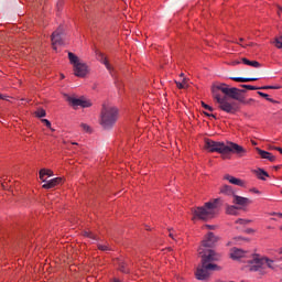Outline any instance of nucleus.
<instances>
[{
	"mask_svg": "<svg viewBox=\"0 0 282 282\" xmlns=\"http://www.w3.org/2000/svg\"><path fill=\"white\" fill-rule=\"evenodd\" d=\"M202 261L195 272L196 279L198 281H207L210 278V272H217L221 270V267L213 263V261H219L221 256L215 250H207L204 254L200 256Z\"/></svg>",
	"mask_w": 282,
	"mask_h": 282,
	"instance_id": "1",
	"label": "nucleus"
},
{
	"mask_svg": "<svg viewBox=\"0 0 282 282\" xmlns=\"http://www.w3.org/2000/svg\"><path fill=\"white\" fill-rule=\"evenodd\" d=\"M205 149L206 151H209V153H236L238 158H243L246 156V153H248L243 147L237 143L229 142L226 144L210 139H205Z\"/></svg>",
	"mask_w": 282,
	"mask_h": 282,
	"instance_id": "2",
	"label": "nucleus"
},
{
	"mask_svg": "<svg viewBox=\"0 0 282 282\" xmlns=\"http://www.w3.org/2000/svg\"><path fill=\"white\" fill-rule=\"evenodd\" d=\"M193 221H197V219H202L203 221H208L210 219H215L217 215H219V205L218 200H213L205 203L203 207H196L193 209Z\"/></svg>",
	"mask_w": 282,
	"mask_h": 282,
	"instance_id": "3",
	"label": "nucleus"
},
{
	"mask_svg": "<svg viewBox=\"0 0 282 282\" xmlns=\"http://www.w3.org/2000/svg\"><path fill=\"white\" fill-rule=\"evenodd\" d=\"M248 270L250 272H259V270L264 265L270 268V270H276L279 268V265H276V261L259 253H253L251 260H248Z\"/></svg>",
	"mask_w": 282,
	"mask_h": 282,
	"instance_id": "4",
	"label": "nucleus"
},
{
	"mask_svg": "<svg viewBox=\"0 0 282 282\" xmlns=\"http://www.w3.org/2000/svg\"><path fill=\"white\" fill-rule=\"evenodd\" d=\"M68 59L73 66L74 76H77V78H86V76H89V65H87L85 61L80 59V57L72 52H68Z\"/></svg>",
	"mask_w": 282,
	"mask_h": 282,
	"instance_id": "5",
	"label": "nucleus"
},
{
	"mask_svg": "<svg viewBox=\"0 0 282 282\" xmlns=\"http://www.w3.org/2000/svg\"><path fill=\"white\" fill-rule=\"evenodd\" d=\"M118 121V109L116 106H104L100 115L102 129H111Z\"/></svg>",
	"mask_w": 282,
	"mask_h": 282,
	"instance_id": "6",
	"label": "nucleus"
},
{
	"mask_svg": "<svg viewBox=\"0 0 282 282\" xmlns=\"http://www.w3.org/2000/svg\"><path fill=\"white\" fill-rule=\"evenodd\" d=\"M216 102L219 105V109L221 111H225V113H237L239 110V106H237V102H232L228 100V97H219L216 99Z\"/></svg>",
	"mask_w": 282,
	"mask_h": 282,
	"instance_id": "7",
	"label": "nucleus"
},
{
	"mask_svg": "<svg viewBox=\"0 0 282 282\" xmlns=\"http://www.w3.org/2000/svg\"><path fill=\"white\" fill-rule=\"evenodd\" d=\"M217 241H219V237L215 236V234L213 232L207 234L203 239L200 247L198 248V254L199 256L206 254L207 250H213V249H205V248H213V246H215Z\"/></svg>",
	"mask_w": 282,
	"mask_h": 282,
	"instance_id": "8",
	"label": "nucleus"
},
{
	"mask_svg": "<svg viewBox=\"0 0 282 282\" xmlns=\"http://www.w3.org/2000/svg\"><path fill=\"white\" fill-rule=\"evenodd\" d=\"M67 102H69V105H72V107L76 108V107H82L83 109H87L89 107H91V100L85 98V97H76V96H68L67 97Z\"/></svg>",
	"mask_w": 282,
	"mask_h": 282,
	"instance_id": "9",
	"label": "nucleus"
},
{
	"mask_svg": "<svg viewBox=\"0 0 282 282\" xmlns=\"http://www.w3.org/2000/svg\"><path fill=\"white\" fill-rule=\"evenodd\" d=\"M229 256H230V259H232L234 261H240V259H248L247 263L252 259V253L239 248H232L230 250Z\"/></svg>",
	"mask_w": 282,
	"mask_h": 282,
	"instance_id": "10",
	"label": "nucleus"
},
{
	"mask_svg": "<svg viewBox=\"0 0 282 282\" xmlns=\"http://www.w3.org/2000/svg\"><path fill=\"white\" fill-rule=\"evenodd\" d=\"M229 89L230 88H228V85H226V84H218V85L212 86V94H213V96H214V98L216 100L218 98H221V96H219V91H223V94H225V96H227Z\"/></svg>",
	"mask_w": 282,
	"mask_h": 282,
	"instance_id": "11",
	"label": "nucleus"
},
{
	"mask_svg": "<svg viewBox=\"0 0 282 282\" xmlns=\"http://www.w3.org/2000/svg\"><path fill=\"white\" fill-rule=\"evenodd\" d=\"M232 203L236 204L237 206H241V208H246V206H250V204H252V200L248 197L234 195Z\"/></svg>",
	"mask_w": 282,
	"mask_h": 282,
	"instance_id": "12",
	"label": "nucleus"
},
{
	"mask_svg": "<svg viewBox=\"0 0 282 282\" xmlns=\"http://www.w3.org/2000/svg\"><path fill=\"white\" fill-rule=\"evenodd\" d=\"M223 180H226L227 182H229V184H234V186H246V181L241 180V178H237L230 174H225L223 176Z\"/></svg>",
	"mask_w": 282,
	"mask_h": 282,
	"instance_id": "13",
	"label": "nucleus"
},
{
	"mask_svg": "<svg viewBox=\"0 0 282 282\" xmlns=\"http://www.w3.org/2000/svg\"><path fill=\"white\" fill-rule=\"evenodd\" d=\"M61 34H63V31L61 29L53 32L51 37L53 50H56V45H63V37H61Z\"/></svg>",
	"mask_w": 282,
	"mask_h": 282,
	"instance_id": "14",
	"label": "nucleus"
},
{
	"mask_svg": "<svg viewBox=\"0 0 282 282\" xmlns=\"http://www.w3.org/2000/svg\"><path fill=\"white\" fill-rule=\"evenodd\" d=\"M44 184L42 185V188H54L55 186H58V184H63V177H55L52 180H46V182H43Z\"/></svg>",
	"mask_w": 282,
	"mask_h": 282,
	"instance_id": "15",
	"label": "nucleus"
},
{
	"mask_svg": "<svg viewBox=\"0 0 282 282\" xmlns=\"http://www.w3.org/2000/svg\"><path fill=\"white\" fill-rule=\"evenodd\" d=\"M41 182H46L47 177H54V172L52 170L42 169L39 172Z\"/></svg>",
	"mask_w": 282,
	"mask_h": 282,
	"instance_id": "16",
	"label": "nucleus"
},
{
	"mask_svg": "<svg viewBox=\"0 0 282 282\" xmlns=\"http://www.w3.org/2000/svg\"><path fill=\"white\" fill-rule=\"evenodd\" d=\"M227 96L229 98H232L234 100H240L241 99V90L238 88H229Z\"/></svg>",
	"mask_w": 282,
	"mask_h": 282,
	"instance_id": "17",
	"label": "nucleus"
},
{
	"mask_svg": "<svg viewBox=\"0 0 282 282\" xmlns=\"http://www.w3.org/2000/svg\"><path fill=\"white\" fill-rule=\"evenodd\" d=\"M258 153H259L260 158H262L263 160H269V162L276 161V156H274L272 153H270L265 150H258Z\"/></svg>",
	"mask_w": 282,
	"mask_h": 282,
	"instance_id": "18",
	"label": "nucleus"
},
{
	"mask_svg": "<svg viewBox=\"0 0 282 282\" xmlns=\"http://www.w3.org/2000/svg\"><path fill=\"white\" fill-rule=\"evenodd\" d=\"M241 62L243 63V65H248L249 67H254L256 69H259V67H261V63H259L258 61H250L246 57H242Z\"/></svg>",
	"mask_w": 282,
	"mask_h": 282,
	"instance_id": "19",
	"label": "nucleus"
},
{
	"mask_svg": "<svg viewBox=\"0 0 282 282\" xmlns=\"http://www.w3.org/2000/svg\"><path fill=\"white\" fill-rule=\"evenodd\" d=\"M220 193H221L223 195H228L229 197H230V196H234V197H235V191H232V186H230V185H223V186L220 187Z\"/></svg>",
	"mask_w": 282,
	"mask_h": 282,
	"instance_id": "20",
	"label": "nucleus"
},
{
	"mask_svg": "<svg viewBox=\"0 0 282 282\" xmlns=\"http://www.w3.org/2000/svg\"><path fill=\"white\" fill-rule=\"evenodd\" d=\"M231 80L236 83H250L252 80H259L257 77H231Z\"/></svg>",
	"mask_w": 282,
	"mask_h": 282,
	"instance_id": "21",
	"label": "nucleus"
},
{
	"mask_svg": "<svg viewBox=\"0 0 282 282\" xmlns=\"http://www.w3.org/2000/svg\"><path fill=\"white\" fill-rule=\"evenodd\" d=\"M99 61L105 65L108 72H111V64H109V61H107V57L105 56V54L99 53Z\"/></svg>",
	"mask_w": 282,
	"mask_h": 282,
	"instance_id": "22",
	"label": "nucleus"
},
{
	"mask_svg": "<svg viewBox=\"0 0 282 282\" xmlns=\"http://www.w3.org/2000/svg\"><path fill=\"white\" fill-rule=\"evenodd\" d=\"M256 175H257V177H258L259 180H263V181H265V177H269L268 172H265V171L262 170V169L257 170V171H256Z\"/></svg>",
	"mask_w": 282,
	"mask_h": 282,
	"instance_id": "23",
	"label": "nucleus"
},
{
	"mask_svg": "<svg viewBox=\"0 0 282 282\" xmlns=\"http://www.w3.org/2000/svg\"><path fill=\"white\" fill-rule=\"evenodd\" d=\"M239 208L235 205H230L227 207V215H238Z\"/></svg>",
	"mask_w": 282,
	"mask_h": 282,
	"instance_id": "24",
	"label": "nucleus"
},
{
	"mask_svg": "<svg viewBox=\"0 0 282 282\" xmlns=\"http://www.w3.org/2000/svg\"><path fill=\"white\" fill-rule=\"evenodd\" d=\"M176 87L178 89H186V88H188V79L183 78L182 83L176 82Z\"/></svg>",
	"mask_w": 282,
	"mask_h": 282,
	"instance_id": "25",
	"label": "nucleus"
},
{
	"mask_svg": "<svg viewBox=\"0 0 282 282\" xmlns=\"http://www.w3.org/2000/svg\"><path fill=\"white\" fill-rule=\"evenodd\" d=\"M98 250H101V252H110L111 247L109 246V243H99L98 246Z\"/></svg>",
	"mask_w": 282,
	"mask_h": 282,
	"instance_id": "26",
	"label": "nucleus"
},
{
	"mask_svg": "<svg viewBox=\"0 0 282 282\" xmlns=\"http://www.w3.org/2000/svg\"><path fill=\"white\" fill-rule=\"evenodd\" d=\"M35 116H36L37 118H45V116H47V113L45 112V109L40 108V109H37V110L35 111Z\"/></svg>",
	"mask_w": 282,
	"mask_h": 282,
	"instance_id": "27",
	"label": "nucleus"
},
{
	"mask_svg": "<svg viewBox=\"0 0 282 282\" xmlns=\"http://www.w3.org/2000/svg\"><path fill=\"white\" fill-rule=\"evenodd\" d=\"M80 129H83L85 133H91V127H89L87 123H80Z\"/></svg>",
	"mask_w": 282,
	"mask_h": 282,
	"instance_id": "28",
	"label": "nucleus"
},
{
	"mask_svg": "<svg viewBox=\"0 0 282 282\" xmlns=\"http://www.w3.org/2000/svg\"><path fill=\"white\" fill-rule=\"evenodd\" d=\"M245 89H249L250 91H257L258 89H261V87L252 86V85H241Z\"/></svg>",
	"mask_w": 282,
	"mask_h": 282,
	"instance_id": "29",
	"label": "nucleus"
},
{
	"mask_svg": "<svg viewBox=\"0 0 282 282\" xmlns=\"http://www.w3.org/2000/svg\"><path fill=\"white\" fill-rule=\"evenodd\" d=\"M258 95L261 96L262 98H265L269 102H274V99L270 98V95L265 93L258 91Z\"/></svg>",
	"mask_w": 282,
	"mask_h": 282,
	"instance_id": "30",
	"label": "nucleus"
},
{
	"mask_svg": "<svg viewBox=\"0 0 282 282\" xmlns=\"http://www.w3.org/2000/svg\"><path fill=\"white\" fill-rule=\"evenodd\" d=\"M274 45L275 47H278V50H282V36H280L279 39H275Z\"/></svg>",
	"mask_w": 282,
	"mask_h": 282,
	"instance_id": "31",
	"label": "nucleus"
},
{
	"mask_svg": "<svg viewBox=\"0 0 282 282\" xmlns=\"http://www.w3.org/2000/svg\"><path fill=\"white\" fill-rule=\"evenodd\" d=\"M252 220H248V219H238L236 220V224H240V226H246L248 224H250Z\"/></svg>",
	"mask_w": 282,
	"mask_h": 282,
	"instance_id": "32",
	"label": "nucleus"
},
{
	"mask_svg": "<svg viewBox=\"0 0 282 282\" xmlns=\"http://www.w3.org/2000/svg\"><path fill=\"white\" fill-rule=\"evenodd\" d=\"M84 237H89L90 239H96V235H94L91 231H85Z\"/></svg>",
	"mask_w": 282,
	"mask_h": 282,
	"instance_id": "33",
	"label": "nucleus"
},
{
	"mask_svg": "<svg viewBox=\"0 0 282 282\" xmlns=\"http://www.w3.org/2000/svg\"><path fill=\"white\" fill-rule=\"evenodd\" d=\"M42 122H43L44 124H46L47 129H52V122H50V120H47V119H42Z\"/></svg>",
	"mask_w": 282,
	"mask_h": 282,
	"instance_id": "34",
	"label": "nucleus"
},
{
	"mask_svg": "<svg viewBox=\"0 0 282 282\" xmlns=\"http://www.w3.org/2000/svg\"><path fill=\"white\" fill-rule=\"evenodd\" d=\"M260 89H279L278 86H262Z\"/></svg>",
	"mask_w": 282,
	"mask_h": 282,
	"instance_id": "35",
	"label": "nucleus"
},
{
	"mask_svg": "<svg viewBox=\"0 0 282 282\" xmlns=\"http://www.w3.org/2000/svg\"><path fill=\"white\" fill-rule=\"evenodd\" d=\"M202 107H204V109H207V111H213V107L208 106L207 104L202 102Z\"/></svg>",
	"mask_w": 282,
	"mask_h": 282,
	"instance_id": "36",
	"label": "nucleus"
},
{
	"mask_svg": "<svg viewBox=\"0 0 282 282\" xmlns=\"http://www.w3.org/2000/svg\"><path fill=\"white\" fill-rule=\"evenodd\" d=\"M247 235H254V232H257V230L252 229V228H248L246 229Z\"/></svg>",
	"mask_w": 282,
	"mask_h": 282,
	"instance_id": "37",
	"label": "nucleus"
},
{
	"mask_svg": "<svg viewBox=\"0 0 282 282\" xmlns=\"http://www.w3.org/2000/svg\"><path fill=\"white\" fill-rule=\"evenodd\" d=\"M0 100H7V102H10V96L2 95V98H0Z\"/></svg>",
	"mask_w": 282,
	"mask_h": 282,
	"instance_id": "38",
	"label": "nucleus"
},
{
	"mask_svg": "<svg viewBox=\"0 0 282 282\" xmlns=\"http://www.w3.org/2000/svg\"><path fill=\"white\" fill-rule=\"evenodd\" d=\"M252 193H256V195H261V192L259 189H257V188H253Z\"/></svg>",
	"mask_w": 282,
	"mask_h": 282,
	"instance_id": "39",
	"label": "nucleus"
},
{
	"mask_svg": "<svg viewBox=\"0 0 282 282\" xmlns=\"http://www.w3.org/2000/svg\"><path fill=\"white\" fill-rule=\"evenodd\" d=\"M278 14H279L280 17H282V8H281V7L278 9Z\"/></svg>",
	"mask_w": 282,
	"mask_h": 282,
	"instance_id": "40",
	"label": "nucleus"
},
{
	"mask_svg": "<svg viewBox=\"0 0 282 282\" xmlns=\"http://www.w3.org/2000/svg\"><path fill=\"white\" fill-rule=\"evenodd\" d=\"M240 63H241V62H239V61H234V62L231 63V65H240Z\"/></svg>",
	"mask_w": 282,
	"mask_h": 282,
	"instance_id": "41",
	"label": "nucleus"
},
{
	"mask_svg": "<svg viewBox=\"0 0 282 282\" xmlns=\"http://www.w3.org/2000/svg\"><path fill=\"white\" fill-rule=\"evenodd\" d=\"M120 270H121V272H128L127 270H124V264H122V265L120 267Z\"/></svg>",
	"mask_w": 282,
	"mask_h": 282,
	"instance_id": "42",
	"label": "nucleus"
},
{
	"mask_svg": "<svg viewBox=\"0 0 282 282\" xmlns=\"http://www.w3.org/2000/svg\"><path fill=\"white\" fill-rule=\"evenodd\" d=\"M274 149H275V151H279V153L282 154V149L281 148H274Z\"/></svg>",
	"mask_w": 282,
	"mask_h": 282,
	"instance_id": "43",
	"label": "nucleus"
},
{
	"mask_svg": "<svg viewBox=\"0 0 282 282\" xmlns=\"http://www.w3.org/2000/svg\"><path fill=\"white\" fill-rule=\"evenodd\" d=\"M205 116H212L213 118H215V115H210L208 112H205Z\"/></svg>",
	"mask_w": 282,
	"mask_h": 282,
	"instance_id": "44",
	"label": "nucleus"
},
{
	"mask_svg": "<svg viewBox=\"0 0 282 282\" xmlns=\"http://www.w3.org/2000/svg\"><path fill=\"white\" fill-rule=\"evenodd\" d=\"M170 237H172L173 239H175V236L173 235V232H170Z\"/></svg>",
	"mask_w": 282,
	"mask_h": 282,
	"instance_id": "45",
	"label": "nucleus"
},
{
	"mask_svg": "<svg viewBox=\"0 0 282 282\" xmlns=\"http://www.w3.org/2000/svg\"><path fill=\"white\" fill-rule=\"evenodd\" d=\"M242 47H248V44H240Z\"/></svg>",
	"mask_w": 282,
	"mask_h": 282,
	"instance_id": "46",
	"label": "nucleus"
},
{
	"mask_svg": "<svg viewBox=\"0 0 282 282\" xmlns=\"http://www.w3.org/2000/svg\"><path fill=\"white\" fill-rule=\"evenodd\" d=\"M276 217H282V213L276 214Z\"/></svg>",
	"mask_w": 282,
	"mask_h": 282,
	"instance_id": "47",
	"label": "nucleus"
},
{
	"mask_svg": "<svg viewBox=\"0 0 282 282\" xmlns=\"http://www.w3.org/2000/svg\"><path fill=\"white\" fill-rule=\"evenodd\" d=\"M51 131H56L54 128H52V126H51V128H48Z\"/></svg>",
	"mask_w": 282,
	"mask_h": 282,
	"instance_id": "48",
	"label": "nucleus"
},
{
	"mask_svg": "<svg viewBox=\"0 0 282 282\" xmlns=\"http://www.w3.org/2000/svg\"><path fill=\"white\" fill-rule=\"evenodd\" d=\"M2 188H6V183H2Z\"/></svg>",
	"mask_w": 282,
	"mask_h": 282,
	"instance_id": "49",
	"label": "nucleus"
},
{
	"mask_svg": "<svg viewBox=\"0 0 282 282\" xmlns=\"http://www.w3.org/2000/svg\"><path fill=\"white\" fill-rule=\"evenodd\" d=\"M271 215H275L276 216V215H279V213H272Z\"/></svg>",
	"mask_w": 282,
	"mask_h": 282,
	"instance_id": "50",
	"label": "nucleus"
},
{
	"mask_svg": "<svg viewBox=\"0 0 282 282\" xmlns=\"http://www.w3.org/2000/svg\"><path fill=\"white\" fill-rule=\"evenodd\" d=\"M207 228H210V229H213V226H207Z\"/></svg>",
	"mask_w": 282,
	"mask_h": 282,
	"instance_id": "51",
	"label": "nucleus"
},
{
	"mask_svg": "<svg viewBox=\"0 0 282 282\" xmlns=\"http://www.w3.org/2000/svg\"><path fill=\"white\" fill-rule=\"evenodd\" d=\"M280 254H282V248L280 249Z\"/></svg>",
	"mask_w": 282,
	"mask_h": 282,
	"instance_id": "52",
	"label": "nucleus"
},
{
	"mask_svg": "<svg viewBox=\"0 0 282 282\" xmlns=\"http://www.w3.org/2000/svg\"><path fill=\"white\" fill-rule=\"evenodd\" d=\"M0 98H3V95L0 94Z\"/></svg>",
	"mask_w": 282,
	"mask_h": 282,
	"instance_id": "53",
	"label": "nucleus"
},
{
	"mask_svg": "<svg viewBox=\"0 0 282 282\" xmlns=\"http://www.w3.org/2000/svg\"><path fill=\"white\" fill-rule=\"evenodd\" d=\"M181 76H184V73H181Z\"/></svg>",
	"mask_w": 282,
	"mask_h": 282,
	"instance_id": "54",
	"label": "nucleus"
},
{
	"mask_svg": "<svg viewBox=\"0 0 282 282\" xmlns=\"http://www.w3.org/2000/svg\"><path fill=\"white\" fill-rule=\"evenodd\" d=\"M62 78H65V75H62Z\"/></svg>",
	"mask_w": 282,
	"mask_h": 282,
	"instance_id": "55",
	"label": "nucleus"
},
{
	"mask_svg": "<svg viewBox=\"0 0 282 282\" xmlns=\"http://www.w3.org/2000/svg\"><path fill=\"white\" fill-rule=\"evenodd\" d=\"M243 41V39H240V42H242Z\"/></svg>",
	"mask_w": 282,
	"mask_h": 282,
	"instance_id": "56",
	"label": "nucleus"
},
{
	"mask_svg": "<svg viewBox=\"0 0 282 282\" xmlns=\"http://www.w3.org/2000/svg\"><path fill=\"white\" fill-rule=\"evenodd\" d=\"M280 230H282V226H280Z\"/></svg>",
	"mask_w": 282,
	"mask_h": 282,
	"instance_id": "57",
	"label": "nucleus"
},
{
	"mask_svg": "<svg viewBox=\"0 0 282 282\" xmlns=\"http://www.w3.org/2000/svg\"><path fill=\"white\" fill-rule=\"evenodd\" d=\"M73 144H78V143H73Z\"/></svg>",
	"mask_w": 282,
	"mask_h": 282,
	"instance_id": "58",
	"label": "nucleus"
}]
</instances>
